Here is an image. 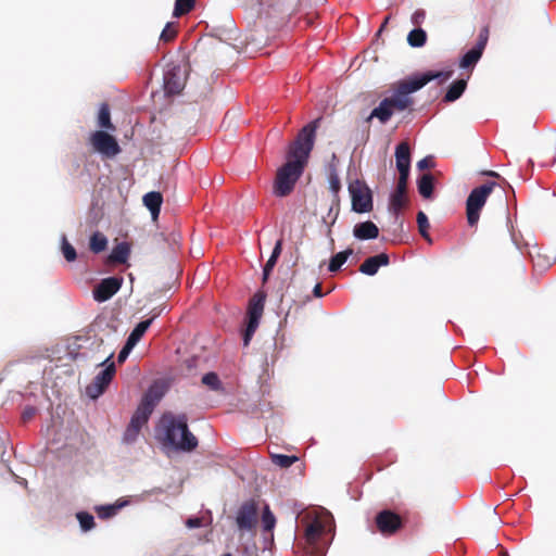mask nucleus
Masks as SVG:
<instances>
[{"mask_svg":"<svg viewBox=\"0 0 556 556\" xmlns=\"http://www.w3.org/2000/svg\"><path fill=\"white\" fill-rule=\"evenodd\" d=\"M320 122L321 117H318L305 125L290 143L287 163L276 174L273 190L276 197H287L293 191L314 148L316 130Z\"/></svg>","mask_w":556,"mask_h":556,"instance_id":"f257e3e1","label":"nucleus"},{"mask_svg":"<svg viewBox=\"0 0 556 556\" xmlns=\"http://www.w3.org/2000/svg\"><path fill=\"white\" fill-rule=\"evenodd\" d=\"M453 75V71H428L422 74L407 77L393 85V94L384 98L370 115L366 118L370 122L378 118L380 123L386 124L394 112H402L410 108L414 103L410 93L418 91L432 80H439L440 84L448 80Z\"/></svg>","mask_w":556,"mask_h":556,"instance_id":"f03ea898","label":"nucleus"},{"mask_svg":"<svg viewBox=\"0 0 556 556\" xmlns=\"http://www.w3.org/2000/svg\"><path fill=\"white\" fill-rule=\"evenodd\" d=\"M160 428L164 434V441L176 450L191 452L198 446V439L188 428L186 414H163Z\"/></svg>","mask_w":556,"mask_h":556,"instance_id":"7ed1b4c3","label":"nucleus"},{"mask_svg":"<svg viewBox=\"0 0 556 556\" xmlns=\"http://www.w3.org/2000/svg\"><path fill=\"white\" fill-rule=\"evenodd\" d=\"M495 181H488L482 186L475 188L466 201L467 222L470 227H475L480 218V211L484 206L488 197L496 187Z\"/></svg>","mask_w":556,"mask_h":556,"instance_id":"20e7f679","label":"nucleus"},{"mask_svg":"<svg viewBox=\"0 0 556 556\" xmlns=\"http://www.w3.org/2000/svg\"><path fill=\"white\" fill-rule=\"evenodd\" d=\"M113 356L114 352L110 351L108 356L99 364L101 366L105 365V368L102 369L86 387V393L89 397L98 399L106 390L114 378L116 369L115 364L111 362Z\"/></svg>","mask_w":556,"mask_h":556,"instance_id":"39448f33","label":"nucleus"},{"mask_svg":"<svg viewBox=\"0 0 556 556\" xmlns=\"http://www.w3.org/2000/svg\"><path fill=\"white\" fill-rule=\"evenodd\" d=\"M265 300L266 294L263 291H258L249 301L248 325L243 332L244 346L250 344V341L260 325V319L264 312Z\"/></svg>","mask_w":556,"mask_h":556,"instance_id":"423d86ee","label":"nucleus"},{"mask_svg":"<svg viewBox=\"0 0 556 556\" xmlns=\"http://www.w3.org/2000/svg\"><path fill=\"white\" fill-rule=\"evenodd\" d=\"M352 199V210L356 213L372 211V195L369 188L362 181L355 180L349 185Z\"/></svg>","mask_w":556,"mask_h":556,"instance_id":"0eeeda50","label":"nucleus"},{"mask_svg":"<svg viewBox=\"0 0 556 556\" xmlns=\"http://www.w3.org/2000/svg\"><path fill=\"white\" fill-rule=\"evenodd\" d=\"M325 532V523L319 518L311 521L305 529L306 553L312 556H324L325 547L319 544V539Z\"/></svg>","mask_w":556,"mask_h":556,"instance_id":"6e6552de","label":"nucleus"},{"mask_svg":"<svg viewBox=\"0 0 556 556\" xmlns=\"http://www.w3.org/2000/svg\"><path fill=\"white\" fill-rule=\"evenodd\" d=\"M375 523L382 535L391 536L403 528L404 520L395 511L383 509L376 515Z\"/></svg>","mask_w":556,"mask_h":556,"instance_id":"1a4fd4ad","label":"nucleus"},{"mask_svg":"<svg viewBox=\"0 0 556 556\" xmlns=\"http://www.w3.org/2000/svg\"><path fill=\"white\" fill-rule=\"evenodd\" d=\"M90 143L97 152L106 157H113L121 152L117 140L103 130L92 132Z\"/></svg>","mask_w":556,"mask_h":556,"instance_id":"9d476101","label":"nucleus"},{"mask_svg":"<svg viewBox=\"0 0 556 556\" xmlns=\"http://www.w3.org/2000/svg\"><path fill=\"white\" fill-rule=\"evenodd\" d=\"M187 80L186 71L180 65L168 66L164 73V89L168 94H178Z\"/></svg>","mask_w":556,"mask_h":556,"instance_id":"9b49d317","label":"nucleus"},{"mask_svg":"<svg viewBox=\"0 0 556 556\" xmlns=\"http://www.w3.org/2000/svg\"><path fill=\"white\" fill-rule=\"evenodd\" d=\"M152 410L142 404H139L136 412L134 413L130 424L127 427L124 439L127 442H131L136 439L143 425L149 420Z\"/></svg>","mask_w":556,"mask_h":556,"instance_id":"f8f14e48","label":"nucleus"},{"mask_svg":"<svg viewBox=\"0 0 556 556\" xmlns=\"http://www.w3.org/2000/svg\"><path fill=\"white\" fill-rule=\"evenodd\" d=\"M123 283V278L109 277L102 279L93 289V298L98 302H105L118 292Z\"/></svg>","mask_w":556,"mask_h":556,"instance_id":"ddd939ff","label":"nucleus"},{"mask_svg":"<svg viewBox=\"0 0 556 556\" xmlns=\"http://www.w3.org/2000/svg\"><path fill=\"white\" fill-rule=\"evenodd\" d=\"M236 520L240 530H252L257 521V506L255 502H244L238 510Z\"/></svg>","mask_w":556,"mask_h":556,"instance_id":"4468645a","label":"nucleus"},{"mask_svg":"<svg viewBox=\"0 0 556 556\" xmlns=\"http://www.w3.org/2000/svg\"><path fill=\"white\" fill-rule=\"evenodd\" d=\"M389 263V255L387 253H380L366 258L359 266V271L364 275L374 276L381 266H388Z\"/></svg>","mask_w":556,"mask_h":556,"instance_id":"2eb2a0df","label":"nucleus"},{"mask_svg":"<svg viewBox=\"0 0 556 556\" xmlns=\"http://www.w3.org/2000/svg\"><path fill=\"white\" fill-rule=\"evenodd\" d=\"M395 162L399 174H409L410 169V148L405 141L399 143L395 149Z\"/></svg>","mask_w":556,"mask_h":556,"instance_id":"dca6fc26","label":"nucleus"},{"mask_svg":"<svg viewBox=\"0 0 556 556\" xmlns=\"http://www.w3.org/2000/svg\"><path fill=\"white\" fill-rule=\"evenodd\" d=\"M353 235L359 240L376 239L379 236L377 225L370 220L358 223L354 226Z\"/></svg>","mask_w":556,"mask_h":556,"instance_id":"f3484780","label":"nucleus"},{"mask_svg":"<svg viewBox=\"0 0 556 556\" xmlns=\"http://www.w3.org/2000/svg\"><path fill=\"white\" fill-rule=\"evenodd\" d=\"M162 203H163V197L160 192L151 191V192H148L147 194H144V197H143V204L151 212L153 219L157 218L160 211H161Z\"/></svg>","mask_w":556,"mask_h":556,"instance_id":"a211bd4d","label":"nucleus"},{"mask_svg":"<svg viewBox=\"0 0 556 556\" xmlns=\"http://www.w3.org/2000/svg\"><path fill=\"white\" fill-rule=\"evenodd\" d=\"M329 187H330V190L333 192V205L330 207L329 210V214L336 210V213H334V217H333V220H332V224L336 222L337 217H338V214H339V191L341 189V181H340V178L338 176V174L333 170L329 174Z\"/></svg>","mask_w":556,"mask_h":556,"instance_id":"6ab92c4d","label":"nucleus"},{"mask_svg":"<svg viewBox=\"0 0 556 556\" xmlns=\"http://www.w3.org/2000/svg\"><path fill=\"white\" fill-rule=\"evenodd\" d=\"M162 396L163 392L161 391L160 387L155 384L151 386L142 396L140 404L150 408L153 412L155 405L160 402Z\"/></svg>","mask_w":556,"mask_h":556,"instance_id":"aec40b11","label":"nucleus"},{"mask_svg":"<svg viewBox=\"0 0 556 556\" xmlns=\"http://www.w3.org/2000/svg\"><path fill=\"white\" fill-rule=\"evenodd\" d=\"M156 316H157V314H154L151 318L140 321L134 328V330L130 332V334L127 339V341L129 342V345H136L139 342V340L142 338V336L149 329V327L151 326L152 321L154 320V318Z\"/></svg>","mask_w":556,"mask_h":556,"instance_id":"412c9836","label":"nucleus"},{"mask_svg":"<svg viewBox=\"0 0 556 556\" xmlns=\"http://www.w3.org/2000/svg\"><path fill=\"white\" fill-rule=\"evenodd\" d=\"M467 87V81L465 79H458V80H455L447 89L444 98H443V101L444 102H454L456 101L457 99H459L462 97V94L464 93L465 89Z\"/></svg>","mask_w":556,"mask_h":556,"instance_id":"4be33fe9","label":"nucleus"},{"mask_svg":"<svg viewBox=\"0 0 556 556\" xmlns=\"http://www.w3.org/2000/svg\"><path fill=\"white\" fill-rule=\"evenodd\" d=\"M418 192L425 199H430L433 193L434 178L431 174H424L417 182Z\"/></svg>","mask_w":556,"mask_h":556,"instance_id":"5701e85b","label":"nucleus"},{"mask_svg":"<svg viewBox=\"0 0 556 556\" xmlns=\"http://www.w3.org/2000/svg\"><path fill=\"white\" fill-rule=\"evenodd\" d=\"M130 254V248L127 243L122 242L118 243L114 249L112 250L109 261L111 263H117V264H124L126 263L128 256Z\"/></svg>","mask_w":556,"mask_h":556,"instance_id":"b1692460","label":"nucleus"},{"mask_svg":"<svg viewBox=\"0 0 556 556\" xmlns=\"http://www.w3.org/2000/svg\"><path fill=\"white\" fill-rule=\"evenodd\" d=\"M98 126L106 130H115V126L111 122L110 106L108 103H102L98 113Z\"/></svg>","mask_w":556,"mask_h":556,"instance_id":"393cba45","label":"nucleus"},{"mask_svg":"<svg viewBox=\"0 0 556 556\" xmlns=\"http://www.w3.org/2000/svg\"><path fill=\"white\" fill-rule=\"evenodd\" d=\"M281 250H282V240L280 239L276 242L273 253L264 266L263 281H266L268 279V276H269L270 271L273 270V268L275 267L277 260L281 253Z\"/></svg>","mask_w":556,"mask_h":556,"instance_id":"a878e982","label":"nucleus"},{"mask_svg":"<svg viewBox=\"0 0 556 556\" xmlns=\"http://www.w3.org/2000/svg\"><path fill=\"white\" fill-rule=\"evenodd\" d=\"M482 51L479 50L476 47H472L469 51H467L463 58L460 59L459 66L462 68H469L473 67L476 63L480 60L482 56Z\"/></svg>","mask_w":556,"mask_h":556,"instance_id":"bb28decb","label":"nucleus"},{"mask_svg":"<svg viewBox=\"0 0 556 556\" xmlns=\"http://www.w3.org/2000/svg\"><path fill=\"white\" fill-rule=\"evenodd\" d=\"M426 41H427V34L420 27L410 30L407 35V42L410 47H414V48L424 47L426 45Z\"/></svg>","mask_w":556,"mask_h":556,"instance_id":"cd10ccee","label":"nucleus"},{"mask_svg":"<svg viewBox=\"0 0 556 556\" xmlns=\"http://www.w3.org/2000/svg\"><path fill=\"white\" fill-rule=\"evenodd\" d=\"M353 250L348 249L345 251L339 252L336 255H333L329 262V271L334 273L338 271L341 266L346 262L350 255H352Z\"/></svg>","mask_w":556,"mask_h":556,"instance_id":"c85d7f7f","label":"nucleus"},{"mask_svg":"<svg viewBox=\"0 0 556 556\" xmlns=\"http://www.w3.org/2000/svg\"><path fill=\"white\" fill-rule=\"evenodd\" d=\"M106 247L108 239L103 233L97 231L90 237L89 248L93 253H101Z\"/></svg>","mask_w":556,"mask_h":556,"instance_id":"c756f323","label":"nucleus"},{"mask_svg":"<svg viewBox=\"0 0 556 556\" xmlns=\"http://www.w3.org/2000/svg\"><path fill=\"white\" fill-rule=\"evenodd\" d=\"M125 503H116L113 505L97 506L96 511L101 519H108L115 516Z\"/></svg>","mask_w":556,"mask_h":556,"instance_id":"7c9ffc66","label":"nucleus"},{"mask_svg":"<svg viewBox=\"0 0 556 556\" xmlns=\"http://www.w3.org/2000/svg\"><path fill=\"white\" fill-rule=\"evenodd\" d=\"M270 459L273 464L279 466L280 468H289L299 460L298 456L295 455L285 454H270Z\"/></svg>","mask_w":556,"mask_h":556,"instance_id":"2f4dec72","label":"nucleus"},{"mask_svg":"<svg viewBox=\"0 0 556 556\" xmlns=\"http://www.w3.org/2000/svg\"><path fill=\"white\" fill-rule=\"evenodd\" d=\"M417 225H418V230H419V233L421 235V237L425 240H427L429 243H431L432 239L429 235L430 223L428 220L427 215L421 211L418 212V214H417Z\"/></svg>","mask_w":556,"mask_h":556,"instance_id":"473e14b6","label":"nucleus"},{"mask_svg":"<svg viewBox=\"0 0 556 556\" xmlns=\"http://www.w3.org/2000/svg\"><path fill=\"white\" fill-rule=\"evenodd\" d=\"M195 5V0H176L174 16L179 17L188 14Z\"/></svg>","mask_w":556,"mask_h":556,"instance_id":"72a5a7b5","label":"nucleus"},{"mask_svg":"<svg viewBox=\"0 0 556 556\" xmlns=\"http://www.w3.org/2000/svg\"><path fill=\"white\" fill-rule=\"evenodd\" d=\"M406 193H399V191L394 190L390 198V208L396 214L406 205Z\"/></svg>","mask_w":556,"mask_h":556,"instance_id":"f704fd0d","label":"nucleus"},{"mask_svg":"<svg viewBox=\"0 0 556 556\" xmlns=\"http://www.w3.org/2000/svg\"><path fill=\"white\" fill-rule=\"evenodd\" d=\"M177 26L175 23H167L160 35V40L163 42H170L177 36Z\"/></svg>","mask_w":556,"mask_h":556,"instance_id":"c9c22d12","label":"nucleus"},{"mask_svg":"<svg viewBox=\"0 0 556 556\" xmlns=\"http://www.w3.org/2000/svg\"><path fill=\"white\" fill-rule=\"evenodd\" d=\"M78 521H79V525H80V528L84 530V531H89L91 530L93 527H94V518L91 514L89 513H86V511H80L76 515Z\"/></svg>","mask_w":556,"mask_h":556,"instance_id":"e433bc0d","label":"nucleus"},{"mask_svg":"<svg viewBox=\"0 0 556 556\" xmlns=\"http://www.w3.org/2000/svg\"><path fill=\"white\" fill-rule=\"evenodd\" d=\"M62 253L64 258L67 262H74L77 257V253L75 248L67 241L66 237L64 236L62 239V247H61Z\"/></svg>","mask_w":556,"mask_h":556,"instance_id":"4c0bfd02","label":"nucleus"},{"mask_svg":"<svg viewBox=\"0 0 556 556\" xmlns=\"http://www.w3.org/2000/svg\"><path fill=\"white\" fill-rule=\"evenodd\" d=\"M262 523L264 531H271L276 525V518L274 514L270 511L269 507L266 506L264 508L263 515H262Z\"/></svg>","mask_w":556,"mask_h":556,"instance_id":"58836bf2","label":"nucleus"},{"mask_svg":"<svg viewBox=\"0 0 556 556\" xmlns=\"http://www.w3.org/2000/svg\"><path fill=\"white\" fill-rule=\"evenodd\" d=\"M202 383L215 391L222 389V382L215 372L205 374L202 377Z\"/></svg>","mask_w":556,"mask_h":556,"instance_id":"ea45409f","label":"nucleus"},{"mask_svg":"<svg viewBox=\"0 0 556 556\" xmlns=\"http://www.w3.org/2000/svg\"><path fill=\"white\" fill-rule=\"evenodd\" d=\"M488 39H489V29H488V27H484L480 30L478 40H477V43L475 45V47L483 52V50L486 46Z\"/></svg>","mask_w":556,"mask_h":556,"instance_id":"a19ab883","label":"nucleus"},{"mask_svg":"<svg viewBox=\"0 0 556 556\" xmlns=\"http://www.w3.org/2000/svg\"><path fill=\"white\" fill-rule=\"evenodd\" d=\"M409 174L402 173L399 175V180L395 190L399 191V193H406L407 191V181H408Z\"/></svg>","mask_w":556,"mask_h":556,"instance_id":"79ce46f5","label":"nucleus"},{"mask_svg":"<svg viewBox=\"0 0 556 556\" xmlns=\"http://www.w3.org/2000/svg\"><path fill=\"white\" fill-rule=\"evenodd\" d=\"M425 18L426 11L422 9H418L413 13L410 21L415 26H420L425 22Z\"/></svg>","mask_w":556,"mask_h":556,"instance_id":"37998d69","label":"nucleus"},{"mask_svg":"<svg viewBox=\"0 0 556 556\" xmlns=\"http://www.w3.org/2000/svg\"><path fill=\"white\" fill-rule=\"evenodd\" d=\"M135 345H129V342L126 341V344L124 345V348L121 350L118 356H117V362L118 363H123L125 362V359L127 358L130 350L134 348Z\"/></svg>","mask_w":556,"mask_h":556,"instance_id":"c03bdc74","label":"nucleus"},{"mask_svg":"<svg viewBox=\"0 0 556 556\" xmlns=\"http://www.w3.org/2000/svg\"><path fill=\"white\" fill-rule=\"evenodd\" d=\"M433 166L432 159L430 156L424 157L417 162V167L420 170L430 168Z\"/></svg>","mask_w":556,"mask_h":556,"instance_id":"a18cd8bd","label":"nucleus"},{"mask_svg":"<svg viewBox=\"0 0 556 556\" xmlns=\"http://www.w3.org/2000/svg\"><path fill=\"white\" fill-rule=\"evenodd\" d=\"M202 523V520L200 518H189L186 522L187 527L189 528H198Z\"/></svg>","mask_w":556,"mask_h":556,"instance_id":"49530a36","label":"nucleus"},{"mask_svg":"<svg viewBox=\"0 0 556 556\" xmlns=\"http://www.w3.org/2000/svg\"><path fill=\"white\" fill-rule=\"evenodd\" d=\"M34 414H35V409L34 408L30 407V408L25 409L24 413H23L24 421L30 419L34 416Z\"/></svg>","mask_w":556,"mask_h":556,"instance_id":"de8ad7c7","label":"nucleus"},{"mask_svg":"<svg viewBox=\"0 0 556 556\" xmlns=\"http://www.w3.org/2000/svg\"><path fill=\"white\" fill-rule=\"evenodd\" d=\"M313 294L316 298H321L324 295V293L321 291V285L320 283H316L315 285V287L313 289Z\"/></svg>","mask_w":556,"mask_h":556,"instance_id":"09e8293b","label":"nucleus"},{"mask_svg":"<svg viewBox=\"0 0 556 556\" xmlns=\"http://www.w3.org/2000/svg\"><path fill=\"white\" fill-rule=\"evenodd\" d=\"M485 175L491 176V177H496V178L501 177L500 174H497L496 172H493V170L485 172Z\"/></svg>","mask_w":556,"mask_h":556,"instance_id":"8fccbe9b","label":"nucleus"},{"mask_svg":"<svg viewBox=\"0 0 556 556\" xmlns=\"http://www.w3.org/2000/svg\"><path fill=\"white\" fill-rule=\"evenodd\" d=\"M389 18H390L389 16H388V17H386V20H384L383 24L381 25V27H380V29H379V33H381V31H382V29H383V27L386 26V24L388 23Z\"/></svg>","mask_w":556,"mask_h":556,"instance_id":"3c124183","label":"nucleus"},{"mask_svg":"<svg viewBox=\"0 0 556 556\" xmlns=\"http://www.w3.org/2000/svg\"><path fill=\"white\" fill-rule=\"evenodd\" d=\"M308 556H312L309 553H307Z\"/></svg>","mask_w":556,"mask_h":556,"instance_id":"603ef678","label":"nucleus"}]
</instances>
